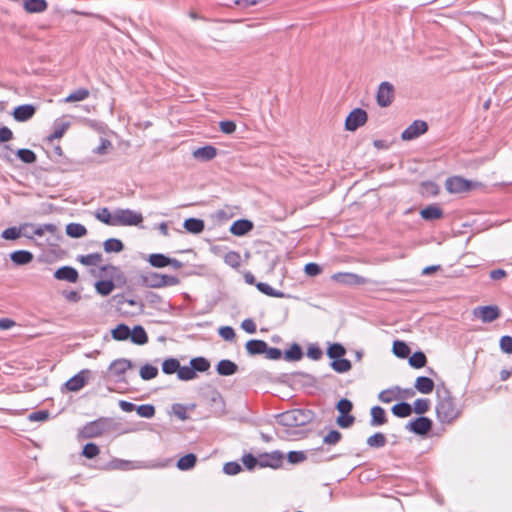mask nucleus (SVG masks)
Returning <instances> with one entry per match:
<instances>
[{
	"label": "nucleus",
	"instance_id": "f257e3e1",
	"mask_svg": "<svg viewBox=\"0 0 512 512\" xmlns=\"http://www.w3.org/2000/svg\"><path fill=\"white\" fill-rule=\"evenodd\" d=\"M437 397L436 413L439 421L451 423L457 419L460 415V410L457 408L450 391L445 386L438 387Z\"/></svg>",
	"mask_w": 512,
	"mask_h": 512
},
{
	"label": "nucleus",
	"instance_id": "f03ea898",
	"mask_svg": "<svg viewBox=\"0 0 512 512\" xmlns=\"http://www.w3.org/2000/svg\"><path fill=\"white\" fill-rule=\"evenodd\" d=\"M279 425L287 428L301 427L311 422L312 413L309 410L293 409L276 415Z\"/></svg>",
	"mask_w": 512,
	"mask_h": 512
},
{
	"label": "nucleus",
	"instance_id": "7ed1b4c3",
	"mask_svg": "<svg viewBox=\"0 0 512 512\" xmlns=\"http://www.w3.org/2000/svg\"><path fill=\"white\" fill-rule=\"evenodd\" d=\"M110 422V419L105 417L88 422L80 430L79 435L85 439L102 436L110 428Z\"/></svg>",
	"mask_w": 512,
	"mask_h": 512
},
{
	"label": "nucleus",
	"instance_id": "20e7f679",
	"mask_svg": "<svg viewBox=\"0 0 512 512\" xmlns=\"http://www.w3.org/2000/svg\"><path fill=\"white\" fill-rule=\"evenodd\" d=\"M115 226H137L143 222V216L140 212L131 209L115 210Z\"/></svg>",
	"mask_w": 512,
	"mask_h": 512
},
{
	"label": "nucleus",
	"instance_id": "39448f33",
	"mask_svg": "<svg viewBox=\"0 0 512 512\" xmlns=\"http://www.w3.org/2000/svg\"><path fill=\"white\" fill-rule=\"evenodd\" d=\"M204 397L214 415L222 416L226 413L225 400L218 390L211 389L205 393Z\"/></svg>",
	"mask_w": 512,
	"mask_h": 512
},
{
	"label": "nucleus",
	"instance_id": "423d86ee",
	"mask_svg": "<svg viewBox=\"0 0 512 512\" xmlns=\"http://www.w3.org/2000/svg\"><path fill=\"white\" fill-rule=\"evenodd\" d=\"M476 183L469 181L467 179H464L460 176H453L449 177L445 181V188L449 193L452 194H459L464 193L472 190L476 187Z\"/></svg>",
	"mask_w": 512,
	"mask_h": 512
},
{
	"label": "nucleus",
	"instance_id": "0eeeda50",
	"mask_svg": "<svg viewBox=\"0 0 512 512\" xmlns=\"http://www.w3.org/2000/svg\"><path fill=\"white\" fill-rule=\"evenodd\" d=\"M395 89L394 86L387 81L382 82L376 93V101L380 107H388L394 100Z\"/></svg>",
	"mask_w": 512,
	"mask_h": 512
},
{
	"label": "nucleus",
	"instance_id": "6e6552de",
	"mask_svg": "<svg viewBox=\"0 0 512 512\" xmlns=\"http://www.w3.org/2000/svg\"><path fill=\"white\" fill-rule=\"evenodd\" d=\"M367 112L361 108L353 109L345 120V128L348 131H355L367 122Z\"/></svg>",
	"mask_w": 512,
	"mask_h": 512
},
{
	"label": "nucleus",
	"instance_id": "1a4fd4ad",
	"mask_svg": "<svg viewBox=\"0 0 512 512\" xmlns=\"http://www.w3.org/2000/svg\"><path fill=\"white\" fill-rule=\"evenodd\" d=\"M406 429L416 435H426L432 429V420L428 417L420 416L406 425Z\"/></svg>",
	"mask_w": 512,
	"mask_h": 512
},
{
	"label": "nucleus",
	"instance_id": "9d476101",
	"mask_svg": "<svg viewBox=\"0 0 512 512\" xmlns=\"http://www.w3.org/2000/svg\"><path fill=\"white\" fill-rule=\"evenodd\" d=\"M474 315L484 323H491L500 316V309L496 305L480 306L474 309Z\"/></svg>",
	"mask_w": 512,
	"mask_h": 512
},
{
	"label": "nucleus",
	"instance_id": "9b49d317",
	"mask_svg": "<svg viewBox=\"0 0 512 512\" xmlns=\"http://www.w3.org/2000/svg\"><path fill=\"white\" fill-rule=\"evenodd\" d=\"M428 130V125L425 121L415 120L409 125L401 134L403 140H413Z\"/></svg>",
	"mask_w": 512,
	"mask_h": 512
},
{
	"label": "nucleus",
	"instance_id": "f8f14e48",
	"mask_svg": "<svg viewBox=\"0 0 512 512\" xmlns=\"http://www.w3.org/2000/svg\"><path fill=\"white\" fill-rule=\"evenodd\" d=\"M91 374V371L88 369H83L73 377H71L65 383V387L67 390L72 392H77L81 390L87 383L88 377Z\"/></svg>",
	"mask_w": 512,
	"mask_h": 512
},
{
	"label": "nucleus",
	"instance_id": "ddd939ff",
	"mask_svg": "<svg viewBox=\"0 0 512 512\" xmlns=\"http://www.w3.org/2000/svg\"><path fill=\"white\" fill-rule=\"evenodd\" d=\"M283 462V454L279 451L265 453L259 456L260 467L279 468Z\"/></svg>",
	"mask_w": 512,
	"mask_h": 512
},
{
	"label": "nucleus",
	"instance_id": "4468645a",
	"mask_svg": "<svg viewBox=\"0 0 512 512\" xmlns=\"http://www.w3.org/2000/svg\"><path fill=\"white\" fill-rule=\"evenodd\" d=\"M332 278L338 283L345 285H362L366 283V279L354 273H337Z\"/></svg>",
	"mask_w": 512,
	"mask_h": 512
},
{
	"label": "nucleus",
	"instance_id": "2eb2a0df",
	"mask_svg": "<svg viewBox=\"0 0 512 512\" xmlns=\"http://www.w3.org/2000/svg\"><path fill=\"white\" fill-rule=\"evenodd\" d=\"M36 112V108L32 104H24L17 106L13 111V117L18 122H25L31 119Z\"/></svg>",
	"mask_w": 512,
	"mask_h": 512
},
{
	"label": "nucleus",
	"instance_id": "dca6fc26",
	"mask_svg": "<svg viewBox=\"0 0 512 512\" xmlns=\"http://www.w3.org/2000/svg\"><path fill=\"white\" fill-rule=\"evenodd\" d=\"M54 277L57 280H64L70 283H75L79 278V274L78 271L71 266H62L55 271Z\"/></svg>",
	"mask_w": 512,
	"mask_h": 512
},
{
	"label": "nucleus",
	"instance_id": "f3484780",
	"mask_svg": "<svg viewBox=\"0 0 512 512\" xmlns=\"http://www.w3.org/2000/svg\"><path fill=\"white\" fill-rule=\"evenodd\" d=\"M23 9L28 14H40L48 9L46 0H23Z\"/></svg>",
	"mask_w": 512,
	"mask_h": 512
},
{
	"label": "nucleus",
	"instance_id": "a211bd4d",
	"mask_svg": "<svg viewBox=\"0 0 512 512\" xmlns=\"http://www.w3.org/2000/svg\"><path fill=\"white\" fill-rule=\"evenodd\" d=\"M217 156V149L212 145H206L193 151V157L199 161L207 162Z\"/></svg>",
	"mask_w": 512,
	"mask_h": 512
},
{
	"label": "nucleus",
	"instance_id": "6ab92c4d",
	"mask_svg": "<svg viewBox=\"0 0 512 512\" xmlns=\"http://www.w3.org/2000/svg\"><path fill=\"white\" fill-rule=\"evenodd\" d=\"M253 229V223L247 219H239L233 222L230 232L235 236H243Z\"/></svg>",
	"mask_w": 512,
	"mask_h": 512
},
{
	"label": "nucleus",
	"instance_id": "aec40b11",
	"mask_svg": "<svg viewBox=\"0 0 512 512\" xmlns=\"http://www.w3.org/2000/svg\"><path fill=\"white\" fill-rule=\"evenodd\" d=\"M132 367V362L128 359H117L110 364L109 370L114 376H122Z\"/></svg>",
	"mask_w": 512,
	"mask_h": 512
},
{
	"label": "nucleus",
	"instance_id": "412c9836",
	"mask_svg": "<svg viewBox=\"0 0 512 512\" xmlns=\"http://www.w3.org/2000/svg\"><path fill=\"white\" fill-rule=\"evenodd\" d=\"M216 371L221 376H231L238 371V366L231 360L223 359L218 362Z\"/></svg>",
	"mask_w": 512,
	"mask_h": 512
},
{
	"label": "nucleus",
	"instance_id": "4be33fe9",
	"mask_svg": "<svg viewBox=\"0 0 512 512\" xmlns=\"http://www.w3.org/2000/svg\"><path fill=\"white\" fill-rule=\"evenodd\" d=\"M245 348L249 355H259L267 351V343L263 340L252 339L247 341Z\"/></svg>",
	"mask_w": 512,
	"mask_h": 512
},
{
	"label": "nucleus",
	"instance_id": "5701e85b",
	"mask_svg": "<svg viewBox=\"0 0 512 512\" xmlns=\"http://www.w3.org/2000/svg\"><path fill=\"white\" fill-rule=\"evenodd\" d=\"M370 425L373 427L382 426L387 422L385 410L381 406H374L371 409Z\"/></svg>",
	"mask_w": 512,
	"mask_h": 512
},
{
	"label": "nucleus",
	"instance_id": "b1692460",
	"mask_svg": "<svg viewBox=\"0 0 512 512\" xmlns=\"http://www.w3.org/2000/svg\"><path fill=\"white\" fill-rule=\"evenodd\" d=\"M33 257V254L27 250H17L10 254L11 261L16 265L29 264Z\"/></svg>",
	"mask_w": 512,
	"mask_h": 512
},
{
	"label": "nucleus",
	"instance_id": "393cba45",
	"mask_svg": "<svg viewBox=\"0 0 512 512\" xmlns=\"http://www.w3.org/2000/svg\"><path fill=\"white\" fill-rule=\"evenodd\" d=\"M69 126V122L60 120L55 121L53 124V132L47 137V141L51 143L55 139H60L61 137H63Z\"/></svg>",
	"mask_w": 512,
	"mask_h": 512
},
{
	"label": "nucleus",
	"instance_id": "a878e982",
	"mask_svg": "<svg viewBox=\"0 0 512 512\" xmlns=\"http://www.w3.org/2000/svg\"><path fill=\"white\" fill-rule=\"evenodd\" d=\"M421 217L426 221L440 219L443 216V210L436 205H429L420 211Z\"/></svg>",
	"mask_w": 512,
	"mask_h": 512
},
{
	"label": "nucleus",
	"instance_id": "bb28decb",
	"mask_svg": "<svg viewBox=\"0 0 512 512\" xmlns=\"http://www.w3.org/2000/svg\"><path fill=\"white\" fill-rule=\"evenodd\" d=\"M414 386L420 393L429 394L434 389V382L429 377L419 376L416 378Z\"/></svg>",
	"mask_w": 512,
	"mask_h": 512
},
{
	"label": "nucleus",
	"instance_id": "cd10ccee",
	"mask_svg": "<svg viewBox=\"0 0 512 512\" xmlns=\"http://www.w3.org/2000/svg\"><path fill=\"white\" fill-rule=\"evenodd\" d=\"M130 339L134 344L137 345H144L148 342L147 333L145 329L140 325L134 326V328L131 330Z\"/></svg>",
	"mask_w": 512,
	"mask_h": 512
},
{
	"label": "nucleus",
	"instance_id": "c85d7f7f",
	"mask_svg": "<svg viewBox=\"0 0 512 512\" xmlns=\"http://www.w3.org/2000/svg\"><path fill=\"white\" fill-rule=\"evenodd\" d=\"M183 226L188 232L193 233V234H199L205 228L204 221L201 219H197V218L186 219L184 221Z\"/></svg>",
	"mask_w": 512,
	"mask_h": 512
},
{
	"label": "nucleus",
	"instance_id": "c756f323",
	"mask_svg": "<svg viewBox=\"0 0 512 512\" xmlns=\"http://www.w3.org/2000/svg\"><path fill=\"white\" fill-rule=\"evenodd\" d=\"M197 462V456L194 453H188L177 461V468L181 471L192 469Z\"/></svg>",
	"mask_w": 512,
	"mask_h": 512
},
{
	"label": "nucleus",
	"instance_id": "7c9ffc66",
	"mask_svg": "<svg viewBox=\"0 0 512 512\" xmlns=\"http://www.w3.org/2000/svg\"><path fill=\"white\" fill-rule=\"evenodd\" d=\"M141 284L150 288H161L160 274L156 272H150L146 275L141 276Z\"/></svg>",
	"mask_w": 512,
	"mask_h": 512
},
{
	"label": "nucleus",
	"instance_id": "2f4dec72",
	"mask_svg": "<svg viewBox=\"0 0 512 512\" xmlns=\"http://www.w3.org/2000/svg\"><path fill=\"white\" fill-rule=\"evenodd\" d=\"M392 413L399 417V418H405L412 414L413 409L412 406L407 402H400L395 404L392 409Z\"/></svg>",
	"mask_w": 512,
	"mask_h": 512
},
{
	"label": "nucleus",
	"instance_id": "473e14b6",
	"mask_svg": "<svg viewBox=\"0 0 512 512\" xmlns=\"http://www.w3.org/2000/svg\"><path fill=\"white\" fill-rule=\"evenodd\" d=\"M66 234L72 238H80L87 234V229L80 223H69L66 226Z\"/></svg>",
	"mask_w": 512,
	"mask_h": 512
},
{
	"label": "nucleus",
	"instance_id": "72a5a7b5",
	"mask_svg": "<svg viewBox=\"0 0 512 512\" xmlns=\"http://www.w3.org/2000/svg\"><path fill=\"white\" fill-rule=\"evenodd\" d=\"M257 289L262 292L263 294L275 297V298H284L286 297L285 293L279 290L274 289L271 287L268 283L265 282H258L256 284Z\"/></svg>",
	"mask_w": 512,
	"mask_h": 512
},
{
	"label": "nucleus",
	"instance_id": "f704fd0d",
	"mask_svg": "<svg viewBox=\"0 0 512 512\" xmlns=\"http://www.w3.org/2000/svg\"><path fill=\"white\" fill-rule=\"evenodd\" d=\"M112 337L117 341H124L130 338L131 330L126 324H119L112 330Z\"/></svg>",
	"mask_w": 512,
	"mask_h": 512
},
{
	"label": "nucleus",
	"instance_id": "c9c22d12",
	"mask_svg": "<svg viewBox=\"0 0 512 512\" xmlns=\"http://www.w3.org/2000/svg\"><path fill=\"white\" fill-rule=\"evenodd\" d=\"M103 248L106 253H119L123 251L124 245L122 241L117 238H109L103 243Z\"/></svg>",
	"mask_w": 512,
	"mask_h": 512
},
{
	"label": "nucleus",
	"instance_id": "e433bc0d",
	"mask_svg": "<svg viewBox=\"0 0 512 512\" xmlns=\"http://www.w3.org/2000/svg\"><path fill=\"white\" fill-rule=\"evenodd\" d=\"M148 261L150 265L153 267L163 268L169 265L170 258L165 256L164 254L155 253L149 256Z\"/></svg>",
	"mask_w": 512,
	"mask_h": 512
},
{
	"label": "nucleus",
	"instance_id": "4c0bfd02",
	"mask_svg": "<svg viewBox=\"0 0 512 512\" xmlns=\"http://www.w3.org/2000/svg\"><path fill=\"white\" fill-rule=\"evenodd\" d=\"M115 288V284L111 280H101L95 283L97 293L102 296L109 295Z\"/></svg>",
	"mask_w": 512,
	"mask_h": 512
},
{
	"label": "nucleus",
	"instance_id": "58836bf2",
	"mask_svg": "<svg viewBox=\"0 0 512 512\" xmlns=\"http://www.w3.org/2000/svg\"><path fill=\"white\" fill-rule=\"evenodd\" d=\"M96 218L105 223L106 225L115 226V211L111 213L108 208L104 207L100 209L97 214Z\"/></svg>",
	"mask_w": 512,
	"mask_h": 512
},
{
	"label": "nucleus",
	"instance_id": "ea45409f",
	"mask_svg": "<svg viewBox=\"0 0 512 512\" xmlns=\"http://www.w3.org/2000/svg\"><path fill=\"white\" fill-rule=\"evenodd\" d=\"M78 261L86 266H96L102 261V255L100 253L81 255L78 257Z\"/></svg>",
	"mask_w": 512,
	"mask_h": 512
},
{
	"label": "nucleus",
	"instance_id": "a19ab883",
	"mask_svg": "<svg viewBox=\"0 0 512 512\" xmlns=\"http://www.w3.org/2000/svg\"><path fill=\"white\" fill-rule=\"evenodd\" d=\"M114 468L121 469V470H130V469H145V468H150V466L143 462H131V461L120 460L117 462V464L114 465Z\"/></svg>",
	"mask_w": 512,
	"mask_h": 512
},
{
	"label": "nucleus",
	"instance_id": "79ce46f5",
	"mask_svg": "<svg viewBox=\"0 0 512 512\" xmlns=\"http://www.w3.org/2000/svg\"><path fill=\"white\" fill-rule=\"evenodd\" d=\"M194 372H206L210 368V362L204 357H195L190 361Z\"/></svg>",
	"mask_w": 512,
	"mask_h": 512
},
{
	"label": "nucleus",
	"instance_id": "37998d69",
	"mask_svg": "<svg viewBox=\"0 0 512 512\" xmlns=\"http://www.w3.org/2000/svg\"><path fill=\"white\" fill-rule=\"evenodd\" d=\"M331 367L333 368L334 371L338 373H345L351 369L352 365L348 359L341 357L333 360L331 362Z\"/></svg>",
	"mask_w": 512,
	"mask_h": 512
},
{
	"label": "nucleus",
	"instance_id": "c03bdc74",
	"mask_svg": "<svg viewBox=\"0 0 512 512\" xmlns=\"http://www.w3.org/2000/svg\"><path fill=\"white\" fill-rule=\"evenodd\" d=\"M426 363H427L426 355L421 351H417V352L413 353L409 358L410 366H412L413 368H416V369L424 367L426 365Z\"/></svg>",
	"mask_w": 512,
	"mask_h": 512
},
{
	"label": "nucleus",
	"instance_id": "a18cd8bd",
	"mask_svg": "<svg viewBox=\"0 0 512 512\" xmlns=\"http://www.w3.org/2000/svg\"><path fill=\"white\" fill-rule=\"evenodd\" d=\"M393 353L399 358H406L410 354V348L405 342L396 340L393 343Z\"/></svg>",
	"mask_w": 512,
	"mask_h": 512
},
{
	"label": "nucleus",
	"instance_id": "49530a36",
	"mask_svg": "<svg viewBox=\"0 0 512 512\" xmlns=\"http://www.w3.org/2000/svg\"><path fill=\"white\" fill-rule=\"evenodd\" d=\"M89 90L86 88H79L72 93H70L66 99L65 102H77V101H83L89 97Z\"/></svg>",
	"mask_w": 512,
	"mask_h": 512
},
{
	"label": "nucleus",
	"instance_id": "de8ad7c7",
	"mask_svg": "<svg viewBox=\"0 0 512 512\" xmlns=\"http://www.w3.org/2000/svg\"><path fill=\"white\" fill-rule=\"evenodd\" d=\"M303 352L301 347L294 343L288 350L285 351V359L288 361H298L302 358Z\"/></svg>",
	"mask_w": 512,
	"mask_h": 512
},
{
	"label": "nucleus",
	"instance_id": "09e8293b",
	"mask_svg": "<svg viewBox=\"0 0 512 512\" xmlns=\"http://www.w3.org/2000/svg\"><path fill=\"white\" fill-rule=\"evenodd\" d=\"M386 442V436L381 432H377L367 439V445L373 448H381L385 446Z\"/></svg>",
	"mask_w": 512,
	"mask_h": 512
},
{
	"label": "nucleus",
	"instance_id": "8fccbe9b",
	"mask_svg": "<svg viewBox=\"0 0 512 512\" xmlns=\"http://www.w3.org/2000/svg\"><path fill=\"white\" fill-rule=\"evenodd\" d=\"M346 349L339 343L330 345L327 349V355L329 358L335 360L345 355Z\"/></svg>",
	"mask_w": 512,
	"mask_h": 512
},
{
	"label": "nucleus",
	"instance_id": "3c124183",
	"mask_svg": "<svg viewBox=\"0 0 512 512\" xmlns=\"http://www.w3.org/2000/svg\"><path fill=\"white\" fill-rule=\"evenodd\" d=\"M139 374L143 380H151L158 375V368L150 364H145L141 367Z\"/></svg>",
	"mask_w": 512,
	"mask_h": 512
},
{
	"label": "nucleus",
	"instance_id": "603ef678",
	"mask_svg": "<svg viewBox=\"0 0 512 512\" xmlns=\"http://www.w3.org/2000/svg\"><path fill=\"white\" fill-rule=\"evenodd\" d=\"M179 366H180V363L177 359L169 358V359L164 360V362L162 363V371L165 374H173L176 372L178 373Z\"/></svg>",
	"mask_w": 512,
	"mask_h": 512
},
{
	"label": "nucleus",
	"instance_id": "864d4df0",
	"mask_svg": "<svg viewBox=\"0 0 512 512\" xmlns=\"http://www.w3.org/2000/svg\"><path fill=\"white\" fill-rule=\"evenodd\" d=\"M16 155L22 162L26 164H32L37 160L36 154L30 149H19Z\"/></svg>",
	"mask_w": 512,
	"mask_h": 512
},
{
	"label": "nucleus",
	"instance_id": "5fc2aeb1",
	"mask_svg": "<svg viewBox=\"0 0 512 512\" xmlns=\"http://www.w3.org/2000/svg\"><path fill=\"white\" fill-rule=\"evenodd\" d=\"M224 262L230 267L237 269L241 265V256L236 251H229L224 256Z\"/></svg>",
	"mask_w": 512,
	"mask_h": 512
},
{
	"label": "nucleus",
	"instance_id": "6e6d98bb",
	"mask_svg": "<svg viewBox=\"0 0 512 512\" xmlns=\"http://www.w3.org/2000/svg\"><path fill=\"white\" fill-rule=\"evenodd\" d=\"M177 376L182 381H189L196 377V373L194 372L192 366H179V370Z\"/></svg>",
	"mask_w": 512,
	"mask_h": 512
},
{
	"label": "nucleus",
	"instance_id": "4d7b16f0",
	"mask_svg": "<svg viewBox=\"0 0 512 512\" xmlns=\"http://www.w3.org/2000/svg\"><path fill=\"white\" fill-rule=\"evenodd\" d=\"M430 408V401L428 399H416L413 404V410L415 413L422 415L426 413Z\"/></svg>",
	"mask_w": 512,
	"mask_h": 512
},
{
	"label": "nucleus",
	"instance_id": "13d9d810",
	"mask_svg": "<svg viewBox=\"0 0 512 512\" xmlns=\"http://www.w3.org/2000/svg\"><path fill=\"white\" fill-rule=\"evenodd\" d=\"M136 412L140 417L152 418L155 415V407L152 404H142L136 407Z\"/></svg>",
	"mask_w": 512,
	"mask_h": 512
},
{
	"label": "nucleus",
	"instance_id": "bf43d9fd",
	"mask_svg": "<svg viewBox=\"0 0 512 512\" xmlns=\"http://www.w3.org/2000/svg\"><path fill=\"white\" fill-rule=\"evenodd\" d=\"M57 232V226L52 223L42 224L35 228L34 234L36 236H43L46 233L55 234Z\"/></svg>",
	"mask_w": 512,
	"mask_h": 512
},
{
	"label": "nucleus",
	"instance_id": "052dcab7",
	"mask_svg": "<svg viewBox=\"0 0 512 512\" xmlns=\"http://www.w3.org/2000/svg\"><path fill=\"white\" fill-rule=\"evenodd\" d=\"M100 453L99 447L94 443H87L84 445L82 455L88 459L95 458Z\"/></svg>",
	"mask_w": 512,
	"mask_h": 512
},
{
	"label": "nucleus",
	"instance_id": "680f3d73",
	"mask_svg": "<svg viewBox=\"0 0 512 512\" xmlns=\"http://www.w3.org/2000/svg\"><path fill=\"white\" fill-rule=\"evenodd\" d=\"M336 408L340 414H350L353 409V403L346 398L338 401Z\"/></svg>",
	"mask_w": 512,
	"mask_h": 512
},
{
	"label": "nucleus",
	"instance_id": "e2e57ef3",
	"mask_svg": "<svg viewBox=\"0 0 512 512\" xmlns=\"http://www.w3.org/2000/svg\"><path fill=\"white\" fill-rule=\"evenodd\" d=\"M341 428H349L355 422V417L350 414H340L336 420Z\"/></svg>",
	"mask_w": 512,
	"mask_h": 512
},
{
	"label": "nucleus",
	"instance_id": "0e129e2a",
	"mask_svg": "<svg viewBox=\"0 0 512 512\" xmlns=\"http://www.w3.org/2000/svg\"><path fill=\"white\" fill-rule=\"evenodd\" d=\"M20 236L21 230L20 228L17 227H9L5 229L1 234V237L5 240H15L18 239Z\"/></svg>",
	"mask_w": 512,
	"mask_h": 512
},
{
	"label": "nucleus",
	"instance_id": "69168bd1",
	"mask_svg": "<svg viewBox=\"0 0 512 512\" xmlns=\"http://www.w3.org/2000/svg\"><path fill=\"white\" fill-rule=\"evenodd\" d=\"M341 433L337 430H331L323 439V442L328 445H335L341 440Z\"/></svg>",
	"mask_w": 512,
	"mask_h": 512
},
{
	"label": "nucleus",
	"instance_id": "338daca9",
	"mask_svg": "<svg viewBox=\"0 0 512 512\" xmlns=\"http://www.w3.org/2000/svg\"><path fill=\"white\" fill-rule=\"evenodd\" d=\"M242 470L241 466L237 462H227L223 466V471L227 475H236Z\"/></svg>",
	"mask_w": 512,
	"mask_h": 512
},
{
	"label": "nucleus",
	"instance_id": "774afa93",
	"mask_svg": "<svg viewBox=\"0 0 512 512\" xmlns=\"http://www.w3.org/2000/svg\"><path fill=\"white\" fill-rule=\"evenodd\" d=\"M500 348L503 352L512 354V337L504 335L500 339Z\"/></svg>",
	"mask_w": 512,
	"mask_h": 512
}]
</instances>
